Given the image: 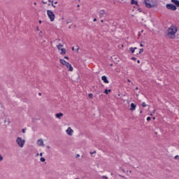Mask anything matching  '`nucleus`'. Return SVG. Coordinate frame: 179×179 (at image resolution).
I'll list each match as a JSON object with an SVG mask.
<instances>
[{
	"mask_svg": "<svg viewBox=\"0 0 179 179\" xmlns=\"http://www.w3.org/2000/svg\"><path fill=\"white\" fill-rule=\"evenodd\" d=\"M178 29L175 25H171L168 29V36L169 38H176V33H177Z\"/></svg>",
	"mask_w": 179,
	"mask_h": 179,
	"instance_id": "1",
	"label": "nucleus"
},
{
	"mask_svg": "<svg viewBox=\"0 0 179 179\" xmlns=\"http://www.w3.org/2000/svg\"><path fill=\"white\" fill-rule=\"evenodd\" d=\"M143 2L148 9H150V8H156V6H157V0H144Z\"/></svg>",
	"mask_w": 179,
	"mask_h": 179,
	"instance_id": "2",
	"label": "nucleus"
},
{
	"mask_svg": "<svg viewBox=\"0 0 179 179\" xmlns=\"http://www.w3.org/2000/svg\"><path fill=\"white\" fill-rule=\"evenodd\" d=\"M59 62L60 64H62V65H64V66H66V68L69 71V72H73V67L72 66L71 64L65 61V59H60Z\"/></svg>",
	"mask_w": 179,
	"mask_h": 179,
	"instance_id": "3",
	"label": "nucleus"
},
{
	"mask_svg": "<svg viewBox=\"0 0 179 179\" xmlns=\"http://www.w3.org/2000/svg\"><path fill=\"white\" fill-rule=\"evenodd\" d=\"M47 15H48V17H49L50 22H54L55 20V14L54 13V12H52V10H48Z\"/></svg>",
	"mask_w": 179,
	"mask_h": 179,
	"instance_id": "4",
	"label": "nucleus"
},
{
	"mask_svg": "<svg viewBox=\"0 0 179 179\" xmlns=\"http://www.w3.org/2000/svg\"><path fill=\"white\" fill-rule=\"evenodd\" d=\"M16 143H17L18 146H20V148H23L26 143V141L22 138V137H17L16 139Z\"/></svg>",
	"mask_w": 179,
	"mask_h": 179,
	"instance_id": "5",
	"label": "nucleus"
},
{
	"mask_svg": "<svg viewBox=\"0 0 179 179\" xmlns=\"http://www.w3.org/2000/svg\"><path fill=\"white\" fill-rule=\"evenodd\" d=\"M166 8L169 10H177V6H176L174 4L168 3L166 5Z\"/></svg>",
	"mask_w": 179,
	"mask_h": 179,
	"instance_id": "6",
	"label": "nucleus"
},
{
	"mask_svg": "<svg viewBox=\"0 0 179 179\" xmlns=\"http://www.w3.org/2000/svg\"><path fill=\"white\" fill-rule=\"evenodd\" d=\"M66 132L69 136H72L73 135V130L71 127H68Z\"/></svg>",
	"mask_w": 179,
	"mask_h": 179,
	"instance_id": "7",
	"label": "nucleus"
},
{
	"mask_svg": "<svg viewBox=\"0 0 179 179\" xmlns=\"http://www.w3.org/2000/svg\"><path fill=\"white\" fill-rule=\"evenodd\" d=\"M130 107L131 111H135V110H136V105L134 103H131Z\"/></svg>",
	"mask_w": 179,
	"mask_h": 179,
	"instance_id": "8",
	"label": "nucleus"
},
{
	"mask_svg": "<svg viewBox=\"0 0 179 179\" xmlns=\"http://www.w3.org/2000/svg\"><path fill=\"white\" fill-rule=\"evenodd\" d=\"M104 15H106V10H99V17H103Z\"/></svg>",
	"mask_w": 179,
	"mask_h": 179,
	"instance_id": "9",
	"label": "nucleus"
},
{
	"mask_svg": "<svg viewBox=\"0 0 179 179\" xmlns=\"http://www.w3.org/2000/svg\"><path fill=\"white\" fill-rule=\"evenodd\" d=\"M101 80H103V83H110V82L107 79V76H103L101 77Z\"/></svg>",
	"mask_w": 179,
	"mask_h": 179,
	"instance_id": "10",
	"label": "nucleus"
},
{
	"mask_svg": "<svg viewBox=\"0 0 179 179\" xmlns=\"http://www.w3.org/2000/svg\"><path fill=\"white\" fill-rule=\"evenodd\" d=\"M37 145H38V146H44V141H43V139H39L37 141Z\"/></svg>",
	"mask_w": 179,
	"mask_h": 179,
	"instance_id": "11",
	"label": "nucleus"
},
{
	"mask_svg": "<svg viewBox=\"0 0 179 179\" xmlns=\"http://www.w3.org/2000/svg\"><path fill=\"white\" fill-rule=\"evenodd\" d=\"M55 117H56V118H58L59 120H61V118H62V117H64V113H57L55 115Z\"/></svg>",
	"mask_w": 179,
	"mask_h": 179,
	"instance_id": "12",
	"label": "nucleus"
},
{
	"mask_svg": "<svg viewBox=\"0 0 179 179\" xmlns=\"http://www.w3.org/2000/svg\"><path fill=\"white\" fill-rule=\"evenodd\" d=\"M172 3H175V5L179 8V1L178 0H171Z\"/></svg>",
	"mask_w": 179,
	"mask_h": 179,
	"instance_id": "13",
	"label": "nucleus"
},
{
	"mask_svg": "<svg viewBox=\"0 0 179 179\" xmlns=\"http://www.w3.org/2000/svg\"><path fill=\"white\" fill-rule=\"evenodd\" d=\"M60 51L61 55H65V54H66V50L65 48H62Z\"/></svg>",
	"mask_w": 179,
	"mask_h": 179,
	"instance_id": "14",
	"label": "nucleus"
},
{
	"mask_svg": "<svg viewBox=\"0 0 179 179\" xmlns=\"http://www.w3.org/2000/svg\"><path fill=\"white\" fill-rule=\"evenodd\" d=\"M135 50H138V48H129V51H131L132 54L135 52Z\"/></svg>",
	"mask_w": 179,
	"mask_h": 179,
	"instance_id": "15",
	"label": "nucleus"
},
{
	"mask_svg": "<svg viewBox=\"0 0 179 179\" xmlns=\"http://www.w3.org/2000/svg\"><path fill=\"white\" fill-rule=\"evenodd\" d=\"M62 47H64V45L62 44V43H59L57 45V50H61L62 48Z\"/></svg>",
	"mask_w": 179,
	"mask_h": 179,
	"instance_id": "16",
	"label": "nucleus"
},
{
	"mask_svg": "<svg viewBox=\"0 0 179 179\" xmlns=\"http://www.w3.org/2000/svg\"><path fill=\"white\" fill-rule=\"evenodd\" d=\"M131 5H136L138 6V2L135 0H131Z\"/></svg>",
	"mask_w": 179,
	"mask_h": 179,
	"instance_id": "17",
	"label": "nucleus"
},
{
	"mask_svg": "<svg viewBox=\"0 0 179 179\" xmlns=\"http://www.w3.org/2000/svg\"><path fill=\"white\" fill-rule=\"evenodd\" d=\"M111 92V90L106 89L104 91L105 94H108V93Z\"/></svg>",
	"mask_w": 179,
	"mask_h": 179,
	"instance_id": "18",
	"label": "nucleus"
},
{
	"mask_svg": "<svg viewBox=\"0 0 179 179\" xmlns=\"http://www.w3.org/2000/svg\"><path fill=\"white\" fill-rule=\"evenodd\" d=\"M142 106H143V107H148V105L146 104V103L143 102V103H142Z\"/></svg>",
	"mask_w": 179,
	"mask_h": 179,
	"instance_id": "19",
	"label": "nucleus"
},
{
	"mask_svg": "<svg viewBox=\"0 0 179 179\" xmlns=\"http://www.w3.org/2000/svg\"><path fill=\"white\" fill-rule=\"evenodd\" d=\"M40 161L42 162H45V158L41 157V158L40 159Z\"/></svg>",
	"mask_w": 179,
	"mask_h": 179,
	"instance_id": "20",
	"label": "nucleus"
},
{
	"mask_svg": "<svg viewBox=\"0 0 179 179\" xmlns=\"http://www.w3.org/2000/svg\"><path fill=\"white\" fill-rule=\"evenodd\" d=\"M142 52H143V48L139 50L138 54H142Z\"/></svg>",
	"mask_w": 179,
	"mask_h": 179,
	"instance_id": "21",
	"label": "nucleus"
},
{
	"mask_svg": "<svg viewBox=\"0 0 179 179\" xmlns=\"http://www.w3.org/2000/svg\"><path fill=\"white\" fill-rule=\"evenodd\" d=\"M88 97H90V99H93V94H89Z\"/></svg>",
	"mask_w": 179,
	"mask_h": 179,
	"instance_id": "22",
	"label": "nucleus"
},
{
	"mask_svg": "<svg viewBox=\"0 0 179 179\" xmlns=\"http://www.w3.org/2000/svg\"><path fill=\"white\" fill-rule=\"evenodd\" d=\"M2 160H3V157H2V155H0V162H2Z\"/></svg>",
	"mask_w": 179,
	"mask_h": 179,
	"instance_id": "23",
	"label": "nucleus"
},
{
	"mask_svg": "<svg viewBox=\"0 0 179 179\" xmlns=\"http://www.w3.org/2000/svg\"><path fill=\"white\" fill-rule=\"evenodd\" d=\"M132 61H136V58L135 57H131Z\"/></svg>",
	"mask_w": 179,
	"mask_h": 179,
	"instance_id": "24",
	"label": "nucleus"
},
{
	"mask_svg": "<svg viewBox=\"0 0 179 179\" xmlns=\"http://www.w3.org/2000/svg\"><path fill=\"white\" fill-rule=\"evenodd\" d=\"M102 178H104V179H108V177H107V176H102Z\"/></svg>",
	"mask_w": 179,
	"mask_h": 179,
	"instance_id": "25",
	"label": "nucleus"
},
{
	"mask_svg": "<svg viewBox=\"0 0 179 179\" xmlns=\"http://www.w3.org/2000/svg\"><path fill=\"white\" fill-rule=\"evenodd\" d=\"M36 31H40V28L38 27H36Z\"/></svg>",
	"mask_w": 179,
	"mask_h": 179,
	"instance_id": "26",
	"label": "nucleus"
},
{
	"mask_svg": "<svg viewBox=\"0 0 179 179\" xmlns=\"http://www.w3.org/2000/svg\"><path fill=\"white\" fill-rule=\"evenodd\" d=\"M150 120H151L150 117H147V121H150Z\"/></svg>",
	"mask_w": 179,
	"mask_h": 179,
	"instance_id": "27",
	"label": "nucleus"
},
{
	"mask_svg": "<svg viewBox=\"0 0 179 179\" xmlns=\"http://www.w3.org/2000/svg\"><path fill=\"white\" fill-rule=\"evenodd\" d=\"M22 131V134H25L26 129H23Z\"/></svg>",
	"mask_w": 179,
	"mask_h": 179,
	"instance_id": "28",
	"label": "nucleus"
},
{
	"mask_svg": "<svg viewBox=\"0 0 179 179\" xmlns=\"http://www.w3.org/2000/svg\"><path fill=\"white\" fill-rule=\"evenodd\" d=\"M42 3H43L44 5H46L47 1H42Z\"/></svg>",
	"mask_w": 179,
	"mask_h": 179,
	"instance_id": "29",
	"label": "nucleus"
},
{
	"mask_svg": "<svg viewBox=\"0 0 179 179\" xmlns=\"http://www.w3.org/2000/svg\"><path fill=\"white\" fill-rule=\"evenodd\" d=\"M51 6H52L53 8H56L55 5H54L53 3H52Z\"/></svg>",
	"mask_w": 179,
	"mask_h": 179,
	"instance_id": "30",
	"label": "nucleus"
},
{
	"mask_svg": "<svg viewBox=\"0 0 179 179\" xmlns=\"http://www.w3.org/2000/svg\"><path fill=\"white\" fill-rule=\"evenodd\" d=\"M64 59H69V57H68L67 56H65V57H64Z\"/></svg>",
	"mask_w": 179,
	"mask_h": 179,
	"instance_id": "31",
	"label": "nucleus"
},
{
	"mask_svg": "<svg viewBox=\"0 0 179 179\" xmlns=\"http://www.w3.org/2000/svg\"><path fill=\"white\" fill-rule=\"evenodd\" d=\"M93 22H97V19L96 18H94Z\"/></svg>",
	"mask_w": 179,
	"mask_h": 179,
	"instance_id": "32",
	"label": "nucleus"
},
{
	"mask_svg": "<svg viewBox=\"0 0 179 179\" xmlns=\"http://www.w3.org/2000/svg\"><path fill=\"white\" fill-rule=\"evenodd\" d=\"M48 2H51L52 3H53L54 1L48 0Z\"/></svg>",
	"mask_w": 179,
	"mask_h": 179,
	"instance_id": "33",
	"label": "nucleus"
},
{
	"mask_svg": "<svg viewBox=\"0 0 179 179\" xmlns=\"http://www.w3.org/2000/svg\"><path fill=\"white\" fill-rule=\"evenodd\" d=\"M137 63L141 64V60H137Z\"/></svg>",
	"mask_w": 179,
	"mask_h": 179,
	"instance_id": "34",
	"label": "nucleus"
},
{
	"mask_svg": "<svg viewBox=\"0 0 179 179\" xmlns=\"http://www.w3.org/2000/svg\"><path fill=\"white\" fill-rule=\"evenodd\" d=\"M40 156H41V157H43V152H41V153H40Z\"/></svg>",
	"mask_w": 179,
	"mask_h": 179,
	"instance_id": "35",
	"label": "nucleus"
},
{
	"mask_svg": "<svg viewBox=\"0 0 179 179\" xmlns=\"http://www.w3.org/2000/svg\"><path fill=\"white\" fill-rule=\"evenodd\" d=\"M140 47H143V45L142 43H141Z\"/></svg>",
	"mask_w": 179,
	"mask_h": 179,
	"instance_id": "36",
	"label": "nucleus"
},
{
	"mask_svg": "<svg viewBox=\"0 0 179 179\" xmlns=\"http://www.w3.org/2000/svg\"><path fill=\"white\" fill-rule=\"evenodd\" d=\"M77 157H80V155L79 154H78Z\"/></svg>",
	"mask_w": 179,
	"mask_h": 179,
	"instance_id": "37",
	"label": "nucleus"
},
{
	"mask_svg": "<svg viewBox=\"0 0 179 179\" xmlns=\"http://www.w3.org/2000/svg\"><path fill=\"white\" fill-rule=\"evenodd\" d=\"M179 156H176L175 159H178Z\"/></svg>",
	"mask_w": 179,
	"mask_h": 179,
	"instance_id": "38",
	"label": "nucleus"
},
{
	"mask_svg": "<svg viewBox=\"0 0 179 179\" xmlns=\"http://www.w3.org/2000/svg\"><path fill=\"white\" fill-rule=\"evenodd\" d=\"M101 23H103V22H104V20H101Z\"/></svg>",
	"mask_w": 179,
	"mask_h": 179,
	"instance_id": "39",
	"label": "nucleus"
},
{
	"mask_svg": "<svg viewBox=\"0 0 179 179\" xmlns=\"http://www.w3.org/2000/svg\"><path fill=\"white\" fill-rule=\"evenodd\" d=\"M41 23H42V21L39 20V24H41Z\"/></svg>",
	"mask_w": 179,
	"mask_h": 179,
	"instance_id": "40",
	"label": "nucleus"
},
{
	"mask_svg": "<svg viewBox=\"0 0 179 179\" xmlns=\"http://www.w3.org/2000/svg\"><path fill=\"white\" fill-rule=\"evenodd\" d=\"M72 50H73V51H75V48H72Z\"/></svg>",
	"mask_w": 179,
	"mask_h": 179,
	"instance_id": "41",
	"label": "nucleus"
},
{
	"mask_svg": "<svg viewBox=\"0 0 179 179\" xmlns=\"http://www.w3.org/2000/svg\"><path fill=\"white\" fill-rule=\"evenodd\" d=\"M34 5H37V3H36V2H34Z\"/></svg>",
	"mask_w": 179,
	"mask_h": 179,
	"instance_id": "42",
	"label": "nucleus"
},
{
	"mask_svg": "<svg viewBox=\"0 0 179 179\" xmlns=\"http://www.w3.org/2000/svg\"><path fill=\"white\" fill-rule=\"evenodd\" d=\"M57 3H58V2H57V1L55 2V5H57Z\"/></svg>",
	"mask_w": 179,
	"mask_h": 179,
	"instance_id": "43",
	"label": "nucleus"
},
{
	"mask_svg": "<svg viewBox=\"0 0 179 179\" xmlns=\"http://www.w3.org/2000/svg\"><path fill=\"white\" fill-rule=\"evenodd\" d=\"M138 87H136V90H138Z\"/></svg>",
	"mask_w": 179,
	"mask_h": 179,
	"instance_id": "44",
	"label": "nucleus"
},
{
	"mask_svg": "<svg viewBox=\"0 0 179 179\" xmlns=\"http://www.w3.org/2000/svg\"><path fill=\"white\" fill-rule=\"evenodd\" d=\"M38 95H39V96H41V93H39Z\"/></svg>",
	"mask_w": 179,
	"mask_h": 179,
	"instance_id": "45",
	"label": "nucleus"
},
{
	"mask_svg": "<svg viewBox=\"0 0 179 179\" xmlns=\"http://www.w3.org/2000/svg\"><path fill=\"white\" fill-rule=\"evenodd\" d=\"M141 114H142V110L140 111Z\"/></svg>",
	"mask_w": 179,
	"mask_h": 179,
	"instance_id": "46",
	"label": "nucleus"
},
{
	"mask_svg": "<svg viewBox=\"0 0 179 179\" xmlns=\"http://www.w3.org/2000/svg\"><path fill=\"white\" fill-rule=\"evenodd\" d=\"M141 33H143V30L141 31Z\"/></svg>",
	"mask_w": 179,
	"mask_h": 179,
	"instance_id": "47",
	"label": "nucleus"
},
{
	"mask_svg": "<svg viewBox=\"0 0 179 179\" xmlns=\"http://www.w3.org/2000/svg\"><path fill=\"white\" fill-rule=\"evenodd\" d=\"M40 33L41 34V33H43V31H40Z\"/></svg>",
	"mask_w": 179,
	"mask_h": 179,
	"instance_id": "48",
	"label": "nucleus"
},
{
	"mask_svg": "<svg viewBox=\"0 0 179 179\" xmlns=\"http://www.w3.org/2000/svg\"><path fill=\"white\" fill-rule=\"evenodd\" d=\"M110 66H113V64H110Z\"/></svg>",
	"mask_w": 179,
	"mask_h": 179,
	"instance_id": "49",
	"label": "nucleus"
},
{
	"mask_svg": "<svg viewBox=\"0 0 179 179\" xmlns=\"http://www.w3.org/2000/svg\"><path fill=\"white\" fill-rule=\"evenodd\" d=\"M128 80V82H131V80Z\"/></svg>",
	"mask_w": 179,
	"mask_h": 179,
	"instance_id": "50",
	"label": "nucleus"
},
{
	"mask_svg": "<svg viewBox=\"0 0 179 179\" xmlns=\"http://www.w3.org/2000/svg\"><path fill=\"white\" fill-rule=\"evenodd\" d=\"M119 1H124V0H119Z\"/></svg>",
	"mask_w": 179,
	"mask_h": 179,
	"instance_id": "51",
	"label": "nucleus"
},
{
	"mask_svg": "<svg viewBox=\"0 0 179 179\" xmlns=\"http://www.w3.org/2000/svg\"><path fill=\"white\" fill-rule=\"evenodd\" d=\"M138 36H141V34H138Z\"/></svg>",
	"mask_w": 179,
	"mask_h": 179,
	"instance_id": "52",
	"label": "nucleus"
},
{
	"mask_svg": "<svg viewBox=\"0 0 179 179\" xmlns=\"http://www.w3.org/2000/svg\"><path fill=\"white\" fill-rule=\"evenodd\" d=\"M150 115H153V114H150Z\"/></svg>",
	"mask_w": 179,
	"mask_h": 179,
	"instance_id": "53",
	"label": "nucleus"
},
{
	"mask_svg": "<svg viewBox=\"0 0 179 179\" xmlns=\"http://www.w3.org/2000/svg\"><path fill=\"white\" fill-rule=\"evenodd\" d=\"M153 120H155V117H153Z\"/></svg>",
	"mask_w": 179,
	"mask_h": 179,
	"instance_id": "54",
	"label": "nucleus"
}]
</instances>
